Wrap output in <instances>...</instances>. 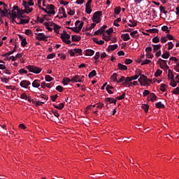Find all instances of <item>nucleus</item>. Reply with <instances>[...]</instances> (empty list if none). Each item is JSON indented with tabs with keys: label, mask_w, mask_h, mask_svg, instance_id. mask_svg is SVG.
<instances>
[{
	"label": "nucleus",
	"mask_w": 179,
	"mask_h": 179,
	"mask_svg": "<svg viewBox=\"0 0 179 179\" xmlns=\"http://www.w3.org/2000/svg\"><path fill=\"white\" fill-rule=\"evenodd\" d=\"M162 58H164V59H169L170 57V52L168 51H166L163 55H161Z\"/></svg>",
	"instance_id": "a878e982"
},
{
	"label": "nucleus",
	"mask_w": 179,
	"mask_h": 179,
	"mask_svg": "<svg viewBox=\"0 0 179 179\" xmlns=\"http://www.w3.org/2000/svg\"><path fill=\"white\" fill-rule=\"evenodd\" d=\"M99 58H100V52H96L95 55L94 56V59L97 61V59H99Z\"/></svg>",
	"instance_id": "bf43d9fd"
},
{
	"label": "nucleus",
	"mask_w": 179,
	"mask_h": 179,
	"mask_svg": "<svg viewBox=\"0 0 179 179\" xmlns=\"http://www.w3.org/2000/svg\"><path fill=\"white\" fill-rule=\"evenodd\" d=\"M106 101L108 103H110V104H116L117 103V99H115L114 98H106Z\"/></svg>",
	"instance_id": "6ab92c4d"
},
{
	"label": "nucleus",
	"mask_w": 179,
	"mask_h": 179,
	"mask_svg": "<svg viewBox=\"0 0 179 179\" xmlns=\"http://www.w3.org/2000/svg\"><path fill=\"white\" fill-rule=\"evenodd\" d=\"M173 94H179V87H176L174 90L172 91Z\"/></svg>",
	"instance_id": "e2e57ef3"
},
{
	"label": "nucleus",
	"mask_w": 179,
	"mask_h": 179,
	"mask_svg": "<svg viewBox=\"0 0 179 179\" xmlns=\"http://www.w3.org/2000/svg\"><path fill=\"white\" fill-rule=\"evenodd\" d=\"M22 6H24L25 8V9H27V8H29V4H28L27 1H26L25 0H23Z\"/></svg>",
	"instance_id": "052dcab7"
},
{
	"label": "nucleus",
	"mask_w": 179,
	"mask_h": 179,
	"mask_svg": "<svg viewBox=\"0 0 179 179\" xmlns=\"http://www.w3.org/2000/svg\"><path fill=\"white\" fill-rule=\"evenodd\" d=\"M70 82H72V79H70L68 77H65L64 78H63V81H62L63 85H66Z\"/></svg>",
	"instance_id": "393cba45"
},
{
	"label": "nucleus",
	"mask_w": 179,
	"mask_h": 179,
	"mask_svg": "<svg viewBox=\"0 0 179 179\" xmlns=\"http://www.w3.org/2000/svg\"><path fill=\"white\" fill-rule=\"evenodd\" d=\"M19 73L21 75H23V73H27V70H25L24 69H21L19 70Z\"/></svg>",
	"instance_id": "0e129e2a"
},
{
	"label": "nucleus",
	"mask_w": 179,
	"mask_h": 179,
	"mask_svg": "<svg viewBox=\"0 0 179 179\" xmlns=\"http://www.w3.org/2000/svg\"><path fill=\"white\" fill-rule=\"evenodd\" d=\"M160 90L161 92H166V90H167V85L161 84Z\"/></svg>",
	"instance_id": "2f4dec72"
},
{
	"label": "nucleus",
	"mask_w": 179,
	"mask_h": 179,
	"mask_svg": "<svg viewBox=\"0 0 179 179\" xmlns=\"http://www.w3.org/2000/svg\"><path fill=\"white\" fill-rule=\"evenodd\" d=\"M121 38H122L123 41H128L131 40V36H129V34H122Z\"/></svg>",
	"instance_id": "4468645a"
},
{
	"label": "nucleus",
	"mask_w": 179,
	"mask_h": 179,
	"mask_svg": "<svg viewBox=\"0 0 179 179\" xmlns=\"http://www.w3.org/2000/svg\"><path fill=\"white\" fill-rule=\"evenodd\" d=\"M118 66V69H120V71H127L128 69V67L121 63H119L117 64Z\"/></svg>",
	"instance_id": "aec40b11"
},
{
	"label": "nucleus",
	"mask_w": 179,
	"mask_h": 179,
	"mask_svg": "<svg viewBox=\"0 0 179 179\" xmlns=\"http://www.w3.org/2000/svg\"><path fill=\"white\" fill-rule=\"evenodd\" d=\"M152 43H155V44H157V43H160V38H159L158 36H155L152 40Z\"/></svg>",
	"instance_id": "e433bc0d"
},
{
	"label": "nucleus",
	"mask_w": 179,
	"mask_h": 179,
	"mask_svg": "<svg viewBox=\"0 0 179 179\" xmlns=\"http://www.w3.org/2000/svg\"><path fill=\"white\" fill-rule=\"evenodd\" d=\"M92 6H85V12L87 15H90L92 13Z\"/></svg>",
	"instance_id": "c9c22d12"
},
{
	"label": "nucleus",
	"mask_w": 179,
	"mask_h": 179,
	"mask_svg": "<svg viewBox=\"0 0 179 179\" xmlns=\"http://www.w3.org/2000/svg\"><path fill=\"white\" fill-rule=\"evenodd\" d=\"M56 90H57V92H59V93H62V92H64V87L61 85H58L56 87Z\"/></svg>",
	"instance_id": "ea45409f"
},
{
	"label": "nucleus",
	"mask_w": 179,
	"mask_h": 179,
	"mask_svg": "<svg viewBox=\"0 0 179 179\" xmlns=\"http://www.w3.org/2000/svg\"><path fill=\"white\" fill-rule=\"evenodd\" d=\"M36 40H38L39 41H48V36L45 35L44 34H43L42 36H41L40 37L36 36Z\"/></svg>",
	"instance_id": "ddd939ff"
},
{
	"label": "nucleus",
	"mask_w": 179,
	"mask_h": 179,
	"mask_svg": "<svg viewBox=\"0 0 179 179\" xmlns=\"http://www.w3.org/2000/svg\"><path fill=\"white\" fill-rule=\"evenodd\" d=\"M163 73V71L160 69H157L156 72L155 73V78H159Z\"/></svg>",
	"instance_id": "72a5a7b5"
},
{
	"label": "nucleus",
	"mask_w": 179,
	"mask_h": 179,
	"mask_svg": "<svg viewBox=\"0 0 179 179\" xmlns=\"http://www.w3.org/2000/svg\"><path fill=\"white\" fill-rule=\"evenodd\" d=\"M101 15H103V12L96 11L92 16V22H94L95 23H100V22H101V19L100 18Z\"/></svg>",
	"instance_id": "f03ea898"
},
{
	"label": "nucleus",
	"mask_w": 179,
	"mask_h": 179,
	"mask_svg": "<svg viewBox=\"0 0 179 179\" xmlns=\"http://www.w3.org/2000/svg\"><path fill=\"white\" fill-rule=\"evenodd\" d=\"M147 31L148 32V33H159V29H148V30H147Z\"/></svg>",
	"instance_id": "58836bf2"
},
{
	"label": "nucleus",
	"mask_w": 179,
	"mask_h": 179,
	"mask_svg": "<svg viewBox=\"0 0 179 179\" xmlns=\"http://www.w3.org/2000/svg\"><path fill=\"white\" fill-rule=\"evenodd\" d=\"M50 26H54L53 30L55 31L57 34H59V29H61V27L58 24H56L55 23H51Z\"/></svg>",
	"instance_id": "f8f14e48"
},
{
	"label": "nucleus",
	"mask_w": 179,
	"mask_h": 179,
	"mask_svg": "<svg viewBox=\"0 0 179 179\" xmlns=\"http://www.w3.org/2000/svg\"><path fill=\"white\" fill-rule=\"evenodd\" d=\"M22 47H26L27 45V41L25 39H23L21 42Z\"/></svg>",
	"instance_id": "4d7b16f0"
},
{
	"label": "nucleus",
	"mask_w": 179,
	"mask_h": 179,
	"mask_svg": "<svg viewBox=\"0 0 179 179\" xmlns=\"http://www.w3.org/2000/svg\"><path fill=\"white\" fill-rule=\"evenodd\" d=\"M71 40L73 43H78L82 40V37L78 36V35H73L71 36Z\"/></svg>",
	"instance_id": "2eb2a0df"
},
{
	"label": "nucleus",
	"mask_w": 179,
	"mask_h": 179,
	"mask_svg": "<svg viewBox=\"0 0 179 179\" xmlns=\"http://www.w3.org/2000/svg\"><path fill=\"white\" fill-rule=\"evenodd\" d=\"M125 83H127V85H128V87H131V84L130 83H132V77H127L125 78Z\"/></svg>",
	"instance_id": "412c9836"
},
{
	"label": "nucleus",
	"mask_w": 179,
	"mask_h": 179,
	"mask_svg": "<svg viewBox=\"0 0 179 179\" xmlns=\"http://www.w3.org/2000/svg\"><path fill=\"white\" fill-rule=\"evenodd\" d=\"M102 36L103 40H104L105 41H110V40H111V38H110V36H105L104 34H103Z\"/></svg>",
	"instance_id": "6e6d98bb"
},
{
	"label": "nucleus",
	"mask_w": 179,
	"mask_h": 179,
	"mask_svg": "<svg viewBox=\"0 0 179 179\" xmlns=\"http://www.w3.org/2000/svg\"><path fill=\"white\" fill-rule=\"evenodd\" d=\"M38 82H40V80H34L32 83V87H36V88L40 87V83H38Z\"/></svg>",
	"instance_id": "bb28decb"
},
{
	"label": "nucleus",
	"mask_w": 179,
	"mask_h": 179,
	"mask_svg": "<svg viewBox=\"0 0 179 179\" xmlns=\"http://www.w3.org/2000/svg\"><path fill=\"white\" fill-rule=\"evenodd\" d=\"M169 61H174L177 64L178 62L179 59H177V57H172L169 59Z\"/></svg>",
	"instance_id": "69168bd1"
},
{
	"label": "nucleus",
	"mask_w": 179,
	"mask_h": 179,
	"mask_svg": "<svg viewBox=\"0 0 179 179\" xmlns=\"http://www.w3.org/2000/svg\"><path fill=\"white\" fill-rule=\"evenodd\" d=\"M173 47H174V44L173 43V42H169L168 43V50H173Z\"/></svg>",
	"instance_id": "3c124183"
},
{
	"label": "nucleus",
	"mask_w": 179,
	"mask_h": 179,
	"mask_svg": "<svg viewBox=\"0 0 179 179\" xmlns=\"http://www.w3.org/2000/svg\"><path fill=\"white\" fill-rule=\"evenodd\" d=\"M115 15H120L121 13V7L118 6L115 8Z\"/></svg>",
	"instance_id": "4c0bfd02"
},
{
	"label": "nucleus",
	"mask_w": 179,
	"mask_h": 179,
	"mask_svg": "<svg viewBox=\"0 0 179 179\" xmlns=\"http://www.w3.org/2000/svg\"><path fill=\"white\" fill-rule=\"evenodd\" d=\"M30 85H31V83L26 80H22L20 83V86H21V87H24V89H27Z\"/></svg>",
	"instance_id": "0eeeda50"
},
{
	"label": "nucleus",
	"mask_w": 179,
	"mask_h": 179,
	"mask_svg": "<svg viewBox=\"0 0 179 179\" xmlns=\"http://www.w3.org/2000/svg\"><path fill=\"white\" fill-rule=\"evenodd\" d=\"M159 9L162 13H164V14L167 13V11H166V8H164L163 6H160Z\"/></svg>",
	"instance_id": "49530a36"
},
{
	"label": "nucleus",
	"mask_w": 179,
	"mask_h": 179,
	"mask_svg": "<svg viewBox=\"0 0 179 179\" xmlns=\"http://www.w3.org/2000/svg\"><path fill=\"white\" fill-rule=\"evenodd\" d=\"M110 79L112 80H113V82H118V79H117V73H113L111 76H110Z\"/></svg>",
	"instance_id": "f704fd0d"
},
{
	"label": "nucleus",
	"mask_w": 179,
	"mask_h": 179,
	"mask_svg": "<svg viewBox=\"0 0 179 179\" xmlns=\"http://www.w3.org/2000/svg\"><path fill=\"white\" fill-rule=\"evenodd\" d=\"M46 9L48 10V15H55V6L54 4H49L46 6Z\"/></svg>",
	"instance_id": "423d86ee"
},
{
	"label": "nucleus",
	"mask_w": 179,
	"mask_h": 179,
	"mask_svg": "<svg viewBox=\"0 0 179 179\" xmlns=\"http://www.w3.org/2000/svg\"><path fill=\"white\" fill-rule=\"evenodd\" d=\"M141 108H143L145 113H148L149 111V105L148 104H143Z\"/></svg>",
	"instance_id": "473e14b6"
},
{
	"label": "nucleus",
	"mask_w": 179,
	"mask_h": 179,
	"mask_svg": "<svg viewBox=\"0 0 179 179\" xmlns=\"http://www.w3.org/2000/svg\"><path fill=\"white\" fill-rule=\"evenodd\" d=\"M67 13L70 16H73V15H75V10L69 9V10L67 12Z\"/></svg>",
	"instance_id": "13d9d810"
},
{
	"label": "nucleus",
	"mask_w": 179,
	"mask_h": 179,
	"mask_svg": "<svg viewBox=\"0 0 179 179\" xmlns=\"http://www.w3.org/2000/svg\"><path fill=\"white\" fill-rule=\"evenodd\" d=\"M8 15H10L11 19H16V17H17V14H16V11H15V10H12L8 13Z\"/></svg>",
	"instance_id": "dca6fc26"
},
{
	"label": "nucleus",
	"mask_w": 179,
	"mask_h": 179,
	"mask_svg": "<svg viewBox=\"0 0 179 179\" xmlns=\"http://www.w3.org/2000/svg\"><path fill=\"white\" fill-rule=\"evenodd\" d=\"M123 99H125V93H123L122 95L116 97V100H123Z\"/></svg>",
	"instance_id": "5fc2aeb1"
},
{
	"label": "nucleus",
	"mask_w": 179,
	"mask_h": 179,
	"mask_svg": "<svg viewBox=\"0 0 179 179\" xmlns=\"http://www.w3.org/2000/svg\"><path fill=\"white\" fill-rule=\"evenodd\" d=\"M166 38H168V40H174L176 41V39H174V36H173V35L170 34L166 35Z\"/></svg>",
	"instance_id": "680f3d73"
},
{
	"label": "nucleus",
	"mask_w": 179,
	"mask_h": 179,
	"mask_svg": "<svg viewBox=\"0 0 179 179\" xmlns=\"http://www.w3.org/2000/svg\"><path fill=\"white\" fill-rule=\"evenodd\" d=\"M25 34L27 36H33V31L31 29H26Z\"/></svg>",
	"instance_id": "37998d69"
},
{
	"label": "nucleus",
	"mask_w": 179,
	"mask_h": 179,
	"mask_svg": "<svg viewBox=\"0 0 179 179\" xmlns=\"http://www.w3.org/2000/svg\"><path fill=\"white\" fill-rule=\"evenodd\" d=\"M71 82L73 83H82L83 82V80H82V78H80V76H75L71 78Z\"/></svg>",
	"instance_id": "9d476101"
},
{
	"label": "nucleus",
	"mask_w": 179,
	"mask_h": 179,
	"mask_svg": "<svg viewBox=\"0 0 179 179\" xmlns=\"http://www.w3.org/2000/svg\"><path fill=\"white\" fill-rule=\"evenodd\" d=\"M50 99H51L52 101H56L57 99H58V94H55V95L50 96Z\"/></svg>",
	"instance_id": "864d4df0"
},
{
	"label": "nucleus",
	"mask_w": 179,
	"mask_h": 179,
	"mask_svg": "<svg viewBox=\"0 0 179 179\" xmlns=\"http://www.w3.org/2000/svg\"><path fill=\"white\" fill-rule=\"evenodd\" d=\"M52 106L55 108H57V110H62V108L65 107V103H61L59 106L56 105L55 103H53Z\"/></svg>",
	"instance_id": "f3484780"
},
{
	"label": "nucleus",
	"mask_w": 179,
	"mask_h": 179,
	"mask_svg": "<svg viewBox=\"0 0 179 179\" xmlns=\"http://www.w3.org/2000/svg\"><path fill=\"white\" fill-rule=\"evenodd\" d=\"M68 52L70 54L71 57H75V52H73V50H69Z\"/></svg>",
	"instance_id": "774afa93"
},
{
	"label": "nucleus",
	"mask_w": 179,
	"mask_h": 179,
	"mask_svg": "<svg viewBox=\"0 0 179 179\" xmlns=\"http://www.w3.org/2000/svg\"><path fill=\"white\" fill-rule=\"evenodd\" d=\"M84 22L82 21L80 24L78 26V27H67L66 29H69L70 30H72V31H75V33H79L80 30H82V27H83Z\"/></svg>",
	"instance_id": "39448f33"
},
{
	"label": "nucleus",
	"mask_w": 179,
	"mask_h": 179,
	"mask_svg": "<svg viewBox=\"0 0 179 179\" xmlns=\"http://www.w3.org/2000/svg\"><path fill=\"white\" fill-rule=\"evenodd\" d=\"M152 46L153 47L154 52H157V51H159V50H160V48H162V45H160V44L152 45Z\"/></svg>",
	"instance_id": "b1692460"
},
{
	"label": "nucleus",
	"mask_w": 179,
	"mask_h": 179,
	"mask_svg": "<svg viewBox=\"0 0 179 179\" xmlns=\"http://www.w3.org/2000/svg\"><path fill=\"white\" fill-rule=\"evenodd\" d=\"M52 77H51L49 75L45 76V80H46V82H51V80H52Z\"/></svg>",
	"instance_id": "a18cd8bd"
},
{
	"label": "nucleus",
	"mask_w": 179,
	"mask_h": 179,
	"mask_svg": "<svg viewBox=\"0 0 179 179\" xmlns=\"http://www.w3.org/2000/svg\"><path fill=\"white\" fill-rule=\"evenodd\" d=\"M157 64L160 65L161 69H169V66L167 65V61L163 59H159Z\"/></svg>",
	"instance_id": "20e7f679"
},
{
	"label": "nucleus",
	"mask_w": 179,
	"mask_h": 179,
	"mask_svg": "<svg viewBox=\"0 0 179 179\" xmlns=\"http://www.w3.org/2000/svg\"><path fill=\"white\" fill-rule=\"evenodd\" d=\"M26 68H27L29 72H32L33 73H40V72H41V68L36 66L29 65L27 66Z\"/></svg>",
	"instance_id": "7ed1b4c3"
},
{
	"label": "nucleus",
	"mask_w": 179,
	"mask_h": 179,
	"mask_svg": "<svg viewBox=\"0 0 179 179\" xmlns=\"http://www.w3.org/2000/svg\"><path fill=\"white\" fill-rule=\"evenodd\" d=\"M159 41H161V43H162L163 44H164V43H167V37L162 36V38L159 40Z\"/></svg>",
	"instance_id": "de8ad7c7"
},
{
	"label": "nucleus",
	"mask_w": 179,
	"mask_h": 179,
	"mask_svg": "<svg viewBox=\"0 0 179 179\" xmlns=\"http://www.w3.org/2000/svg\"><path fill=\"white\" fill-rule=\"evenodd\" d=\"M20 97L24 100H27V94H26L25 93H23L22 94H21Z\"/></svg>",
	"instance_id": "338daca9"
},
{
	"label": "nucleus",
	"mask_w": 179,
	"mask_h": 179,
	"mask_svg": "<svg viewBox=\"0 0 179 179\" xmlns=\"http://www.w3.org/2000/svg\"><path fill=\"white\" fill-rule=\"evenodd\" d=\"M85 55L89 56V57H92V55H94V50H90V49L86 50Z\"/></svg>",
	"instance_id": "4be33fe9"
},
{
	"label": "nucleus",
	"mask_w": 179,
	"mask_h": 179,
	"mask_svg": "<svg viewBox=\"0 0 179 179\" xmlns=\"http://www.w3.org/2000/svg\"><path fill=\"white\" fill-rule=\"evenodd\" d=\"M148 97L150 99V101H152V103H154V101L157 100V96H156V94L155 93H151Z\"/></svg>",
	"instance_id": "a211bd4d"
},
{
	"label": "nucleus",
	"mask_w": 179,
	"mask_h": 179,
	"mask_svg": "<svg viewBox=\"0 0 179 179\" xmlns=\"http://www.w3.org/2000/svg\"><path fill=\"white\" fill-rule=\"evenodd\" d=\"M24 18H22L20 22H17V24H27L30 22V17L25 15Z\"/></svg>",
	"instance_id": "9b49d317"
},
{
	"label": "nucleus",
	"mask_w": 179,
	"mask_h": 179,
	"mask_svg": "<svg viewBox=\"0 0 179 179\" xmlns=\"http://www.w3.org/2000/svg\"><path fill=\"white\" fill-rule=\"evenodd\" d=\"M157 108H165L164 104L162 103V101H159L155 104Z\"/></svg>",
	"instance_id": "7c9ffc66"
},
{
	"label": "nucleus",
	"mask_w": 179,
	"mask_h": 179,
	"mask_svg": "<svg viewBox=\"0 0 179 179\" xmlns=\"http://www.w3.org/2000/svg\"><path fill=\"white\" fill-rule=\"evenodd\" d=\"M138 34V31H134L130 33V36L134 38H138L139 37V35Z\"/></svg>",
	"instance_id": "c756f323"
},
{
	"label": "nucleus",
	"mask_w": 179,
	"mask_h": 179,
	"mask_svg": "<svg viewBox=\"0 0 179 179\" xmlns=\"http://www.w3.org/2000/svg\"><path fill=\"white\" fill-rule=\"evenodd\" d=\"M142 80L143 82H146V80H148V82H152V80L148 78V77L143 74V75L141 74V78L138 79V82L139 83H141V85H143Z\"/></svg>",
	"instance_id": "1a4fd4ad"
},
{
	"label": "nucleus",
	"mask_w": 179,
	"mask_h": 179,
	"mask_svg": "<svg viewBox=\"0 0 179 179\" xmlns=\"http://www.w3.org/2000/svg\"><path fill=\"white\" fill-rule=\"evenodd\" d=\"M106 29H107V25L102 26L99 29H98L94 33V36H99L104 33V30H106Z\"/></svg>",
	"instance_id": "6e6552de"
},
{
	"label": "nucleus",
	"mask_w": 179,
	"mask_h": 179,
	"mask_svg": "<svg viewBox=\"0 0 179 179\" xmlns=\"http://www.w3.org/2000/svg\"><path fill=\"white\" fill-rule=\"evenodd\" d=\"M118 48V45L115 44V45H110L108 47V51H114V50H117Z\"/></svg>",
	"instance_id": "5701e85b"
},
{
	"label": "nucleus",
	"mask_w": 179,
	"mask_h": 179,
	"mask_svg": "<svg viewBox=\"0 0 179 179\" xmlns=\"http://www.w3.org/2000/svg\"><path fill=\"white\" fill-rule=\"evenodd\" d=\"M97 75V73L96 72V70H92L91 72H90L88 75V78L90 79H92V78L96 76Z\"/></svg>",
	"instance_id": "cd10ccee"
},
{
	"label": "nucleus",
	"mask_w": 179,
	"mask_h": 179,
	"mask_svg": "<svg viewBox=\"0 0 179 179\" xmlns=\"http://www.w3.org/2000/svg\"><path fill=\"white\" fill-rule=\"evenodd\" d=\"M113 31H114V29H113V27H110L106 31V33H107L108 36H110V34H111Z\"/></svg>",
	"instance_id": "603ef678"
},
{
	"label": "nucleus",
	"mask_w": 179,
	"mask_h": 179,
	"mask_svg": "<svg viewBox=\"0 0 179 179\" xmlns=\"http://www.w3.org/2000/svg\"><path fill=\"white\" fill-rule=\"evenodd\" d=\"M132 62H134L131 59H126L124 61V64L126 65H130V64H132Z\"/></svg>",
	"instance_id": "09e8293b"
},
{
	"label": "nucleus",
	"mask_w": 179,
	"mask_h": 179,
	"mask_svg": "<svg viewBox=\"0 0 179 179\" xmlns=\"http://www.w3.org/2000/svg\"><path fill=\"white\" fill-rule=\"evenodd\" d=\"M60 38L62 40L63 43H65L67 45H70L72 41L69 40L71 38V35L66 32V31H63V34H61Z\"/></svg>",
	"instance_id": "f257e3e1"
},
{
	"label": "nucleus",
	"mask_w": 179,
	"mask_h": 179,
	"mask_svg": "<svg viewBox=\"0 0 179 179\" xmlns=\"http://www.w3.org/2000/svg\"><path fill=\"white\" fill-rule=\"evenodd\" d=\"M52 58H55V53H50L47 56V59H52Z\"/></svg>",
	"instance_id": "c03bdc74"
},
{
	"label": "nucleus",
	"mask_w": 179,
	"mask_h": 179,
	"mask_svg": "<svg viewBox=\"0 0 179 179\" xmlns=\"http://www.w3.org/2000/svg\"><path fill=\"white\" fill-rule=\"evenodd\" d=\"M73 51L76 52V54H79L80 55H82V49H73Z\"/></svg>",
	"instance_id": "8fccbe9b"
},
{
	"label": "nucleus",
	"mask_w": 179,
	"mask_h": 179,
	"mask_svg": "<svg viewBox=\"0 0 179 179\" xmlns=\"http://www.w3.org/2000/svg\"><path fill=\"white\" fill-rule=\"evenodd\" d=\"M148 94H152V93H150V91L148 90H144V92H143V96L144 97H146V96H148Z\"/></svg>",
	"instance_id": "79ce46f5"
},
{
	"label": "nucleus",
	"mask_w": 179,
	"mask_h": 179,
	"mask_svg": "<svg viewBox=\"0 0 179 179\" xmlns=\"http://www.w3.org/2000/svg\"><path fill=\"white\" fill-rule=\"evenodd\" d=\"M170 86H172V87H176L177 86V82H176V80H171Z\"/></svg>",
	"instance_id": "a19ab883"
},
{
	"label": "nucleus",
	"mask_w": 179,
	"mask_h": 179,
	"mask_svg": "<svg viewBox=\"0 0 179 179\" xmlns=\"http://www.w3.org/2000/svg\"><path fill=\"white\" fill-rule=\"evenodd\" d=\"M129 22L130 23H132V24H128V26H129V27H136V26H137V23H136V21L135 20H129Z\"/></svg>",
	"instance_id": "c85d7f7f"
}]
</instances>
